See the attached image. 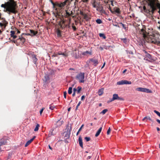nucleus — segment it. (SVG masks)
<instances>
[{"instance_id":"nucleus-32","label":"nucleus","mask_w":160,"mask_h":160,"mask_svg":"<svg viewBox=\"0 0 160 160\" xmlns=\"http://www.w3.org/2000/svg\"><path fill=\"white\" fill-rule=\"evenodd\" d=\"M96 22L98 24H100L102 23V21L100 19H97L96 21Z\"/></svg>"},{"instance_id":"nucleus-36","label":"nucleus","mask_w":160,"mask_h":160,"mask_svg":"<svg viewBox=\"0 0 160 160\" xmlns=\"http://www.w3.org/2000/svg\"><path fill=\"white\" fill-rule=\"evenodd\" d=\"M81 101L79 102H78V104H77V105L76 106V108L75 109L76 110H77L78 109V107L80 106V105L81 104Z\"/></svg>"},{"instance_id":"nucleus-33","label":"nucleus","mask_w":160,"mask_h":160,"mask_svg":"<svg viewBox=\"0 0 160 160\" xmlns=\"http://www.w3.org/2000/svg\"><path fill=\"white\" fill-rule=\"evenodd\" d=\"M84 140L86 142H88L90 140V138L89 137H85L84 138Z\"/></svg>"},{"instance_id":"nucleus-55","label":"nucleus","mask_w":160,"mask_h":160,"mask_svg":"<svg viewBox=\"0 0 160 160\" xmlns=\"http://www.w3.org/2000/svg\"><path fill=\"white\" fill-rule=\"evenodd\" d=\"M57 160H62V159L60 157H59Z\"/></svg>"},{"instance_id":"nucleus-35","label":"nucleus","mask_w":160,"mask_h":160,"mask_svg":"<svg viewBox=\"0 0 160 160\" xmlns=\"http://www.w3.org/2000/svg\"><path fill=\"white\" fill-rule=\"evenodd\" d=\"M31 143L29 142V141H27L26 144L25 145V147H27Z\"/></svg>"},{"instance_id":"nucleus-4","label":"nucleus","mask_w":160,"mask_h":160,"mask_svg":"<svg viewBox=\"0 0 160 160\" xmlns=\"http://www.w3.org/2000/svg\"><path fill=\"white\" fill-rule=\"evenodd\" d=\"M30 33L24 34L22 33L21 35L20 36H19V38L17 39L18 41H20L22 43H23L25 41V39L23 37V36L24 35H30L31 36H37L38 34V32L37 31H30Z\"/></svg>"},{"instance_id":"nucleus-42","label":"nucleus","mask_w":160,"mask_h":160,"mask_svg":"<svg viewBox=\"0 0 160 160\" xmlns=\"http://www.w3.org/2000/svg\"><path fill=\"white\" fill-rule=\"evenodd\" d=\"M6 142H2V140H1V141L0 142V145L1 146L2 145H5Z\"/></svg>"},{"instance_id":"nucleus-18","label":"nucleus","mask_w":160,"mask_h":160,"mask_svg":"<svg viewBox=\"0 0 160 160\" xmlns=\"http://www.w3.org/2000/svg\"><path fill=\"white\" fill-rule=\"evenodd\" d=\"M61 118L60 119L58 120L57 122V125L58 126H61L63 123V120H61Z\"/></svg>"},{"instance_id":"nucleus-16","label":"nucleus","mask_w":160,"mask_h":160,"mask_svg":"<svg viewBox=\"0 0 160 160\" xmlns=\"http://www.w3.org/2000/svg\"><path fill=\"white\" fill-rule=\"evenodd\" d=\"M56 134V132L55 131L54 129H51L49 132V135L50 136L52 135H54Z\"/></svg>"},{"instance_id":"nucleus-53","label":"nucleus","mask_w":160,"mask_h":160,"mask_svg":"<svg viewBox=\"0 0 160 160\" xmlns=\"http://www.w3.org/2000/svg\"><path fill=\"white\" fill-rule=\"evenodd\" d=\"M159 123V124H160V120H159V119H157L156 120Z\"/></svg>"},{"instance_id":"nucleus-27","label":"nucleus","mask_w":160,"mask_h":160,"mask_svg":"<svg viewBox=\"0 0 160 160\" xmlns=\"http://www.w3.org/2000/svg\"><path fill=\"white\" fill-rule=\"evenodd\" d=\"M72 88L71 87H69L68 88V92L69 94H71L72 93Z\"/></svg>"},{"instance_id":"nucleus-47","label":"nucleus","mask_w":160,"mask_h":160,"mask_svg":"<svg viewBox=\"0 0 160 160\" xmlns=\"http://www.w3.org/2000/svg\"><path fill=\"white\" fill-rule=\"evenodd\" d=\"M85 98V97L84 95H83L82 96L81 98V100H83Z\"/></svg>"},{"instance_id":"nucleus-22","label":"nucleus","mask_w":160,"mask_h":160,"mask_svg":"<svg viewBox=\"0 0 160 160\" xmlns=\"http://www.w3.org/2000/svg\"><path fill=\"white\" fill-rule=\"evenodd\" d=\"M61 31H56L55 33L56 34L58 37H60L61 36Z\"/></svg>"},{"instance_id":"nucleus-24","label":"nucleus","mask_w":160,"mask_h":160,"mask_svg":"<svg viewBox=\"0 0 160 160\" xmlns=\"http://www.w3.org/2000/svg\"><path fill=\"white\" fill-rule=\"evenodd\" d=\"M100 37L102 38L103 39H105L106 38V37L103 33H100L99 34Z\"/></svg>"},{"instance_id":"nucleus-39","label":"nucleus","mask_w":160,"mask_h":160,"mask_svg":"<svg viewBox=\"0 0 160 160\" xmlns=\"http://www.w3.org/2000/svg\"><path fill=\"white\" fill-rule=\"evenodd\" d=\"M114 100H115L114 99H113V98H112L111 99H110V100L108 101V103L110 102L113 101H114Z\"/></svg>"},{"instance_id":"nucleus-60","label":"nucleus","mask_w":160,"mask_h":160,"mask_svg":"<svg viewBox=\"0 0 160 160\" xmlns=\"http://www.w3.org/2000/svg\"><path fill=\"white\" fill-rule=\"evenodd\" d=\"M72 28L73 29H74V30L76 29V28H75V27L74 26H73Z\"/></svg>"},{"instance_id":"nucleus-64","label":"nucleus","mask_w":160,"mask_h":160,"mask_svg":"<svg viewBox=\"0 0 160 160\" xmlns=\"http://www.w3.org/2000/svg\"><path fill=\"white\" fill-rule=\"evenodd\" d=\"M79 132V131L78 130V132H77V134H76V135H78V134H79V132Z\"/></svg>"},{"instance_id":"nucleus-11","label":"nucleus","mask_w":160,"mask_h":160,"mask_svg":"<svg viewBox=\"0 0 160 160\" xmlns=\"http://www.w3.org/2000/svg\"><path fill=\"white\" fill-rule=\"evenodd\" d=\"M112 98L115 100H123L124 99L121 97H118V94H114L113 95Z\"/></svg>"},{"instance_id":"nucleus-45","label":"nucleus","mask_w":160,"mask_h":160,"mask_svg":"<svg viewBox=\"0 0 160 160\" xmlns=\"http://www.w3.org/2000/svg\"><path fill=\"white\" fill-rule=\"evenodd\" d=\"M115 11L116 12L118 13H119V9L118 8H117L115 10Z\"/></svg>"},{"instance_id":"nucleus-44","label":"nucleus","mask_w":160,"mask_h":160,"mask_svg":"<svg viewBox=\"0 0 160 160\" xmlns=\"http://www.w3.org/2000/svg\"><path fill=\"white\" fill-rule=\"evenodd\" d=\"M122 40L123 41V42L125 43H126L127 42L126 39V38H123L122 39Z\"/></svg>"},{"instance_id":"nucleus-54","label":"nucleus","mask_w":160,"mask_h":160,"mask_svg":"<svg viewBox=\"0 0 160 160\" xmlns=\"http://www.w3.org/2000/svg\"><path fill=\"white\" fill-rule=\"evenodd\" d=\"M75 93H76V92H73V94H72V96L73 97H74V96H75Z\"/></svg>"},{"instance_id":"nucleus-23","label":"nucleus","mask_w":160,"mask_h":160,"mask_svg":"<svg viewBox=\"0 0 160 160\" xmlns=\"http://www.w3.org/2000/svg\"><path fill=\"white\" fill-rule=\"evenodd\" d=\"M39 127H40V125H39V124H37L35 128L34 129V131L35 132H37V131H38V130L39 128Z\"/></svg>"},{"instance_id":"nucleus-31","label":"nucleus","mask_w":160,"mask_h":160,"mask_svg":"<svg viewBox=\"0 0 160 160\" xmlns=\"http://www.w3.org/2000/svg\"><path fill=\"white\" fill-rule=\"evenodd\" d=\"M146 119H148L150 120H151V118L150 117H145L143 119L142 121H144Z\"/></svg>"},{"instance_id":"nucleus-49","label":"nucleus","mask_w":160,"mask_h":160,"mask_svg":"<svg viewBox=\"0 0 160 160\" xmlns=\"http://www.w3.org/2000/svg\"><path fill=\"white\" fill-rule=\"evenodd\" d=\"M93 154H94L93 157H96V156H97V152H96L95 153Z\"/></svg>"},{"instance_id":"nucleus-46","label":"nucleus","mask_w":160,"mask_h":160,"mask_svg":"<svg viewBox=\"0 0 160 160\" xmlns=\"http://www.w3.org/2000/svg\"><path fill=\"white\" fill-rule=\"evenodd\" d=\"M43 110H44V108H42L40 111V115H41L42 114V112L43 111Z\"/></svg>"},{"instance_id":"nucleus-15","label":"nucleus","mask_w":160,"mask_h":160,"mask_svg":"<svg viewBox=\"0 0 160 160\" xmlns=\"http://www.w3.org/2000/svg\"><path fill=\"white\" fill-rule=\"evenodd\" d=\"M78 142L80 146L82 147L83 148V142H82V138L81 136H80L78 138Z\"/></svg>"},{"instance_id":"nucleus-10","label":"nucleus","mask_w":160,"mask_h":160,"mask_svg":"<svg viewBox=\"0 0 160 160\" xmlns=\"http://www.w3.org/2000/svg\"><path fill=\"white\" fill-rule=\"evenodd\" d=\"M17 31V33H15V31H11V37H12L14 39H15L18 37V34L20 32V31Z\"/></svg>"},{"instance_id":"nucleus-59","label":"nucleus","mask_w":160,"mask_h":160,"mask_svg":"<svg viewBox=\"0 0 160 160\" xmlns=\"http://www.w3.org/2000/svg\"><path fill=\"white\" fill-rule=\"evenodd\" d=\"M103 48H104L105 49H107V47H106V46H104V47H103Z\"/></svg>"},{"instance_id":"nucleus-26","label":"nucleus","mask_w":160,"mask_h":160,"mask_svg":"<svg viewBox=\"0 0 160 160\" xmlns=\"http://www.w3.org/2000/svg\"><path fill=\"white\" fill-rule=\"evenodd\" d=\"M103 93V89H100L98 91V94L99 95H101Z\"/></svg>"},{"instance_id":"nucleus-20","label":"nucleus","mask_w":160,"mask_h":160,"mask_svg":"<svg viewBox=\"0 0 160 160\" xmlns=\"http://www.w3.org/2000/svg\"><path fill=\"white\" fill-rule=\"evenodd\" d=\"M102 130V127L100 128L97 131L96 133L95 134V136L96 137H97L100 134Z\"/></svg>"},{"instance_id":"nucleus-30","label":"nucleus","mask_w":160,"mask_h":160,"mask_svg":"<svg viewBox=\"0 0 160 160\" xmlns=\"http://www.w3.org/2000/svg\"><path fill=\"white\" fill-rule=\"evenodd\" d=\"M6 24H7V22H3L2 23L1 22L0 23V25L1 26V27H2L3 26H4L5 27Z\"/></svg>"},{"instance_id":"nucleus-57","label":"nucleus","mask_w":160,"mask_h":160,"mask_svg":"<svg viewBox=\"0 0 160 160\" xmlns=\"http://www.w3.org/2000/svg\"><path fill=\"white\" fill-rule=\"evenodd\" d=\"M157 131H159L160 130V128L158 127H157Z\"/></svg>"},{"instance_id":"nucleus-43","label":"nucleus","mask_w":160,"mask_h":160,"mask_svg":"<svg viewBox=\"0 0 160 160\" xmlns=\"http://www.w3.org/2000/svg\"><path fill=\"white\" fill-rule=\"evenodd\" d=\"M83 126H84V125L83 124L81 126V127L79 128V129L78 130L79 132H80L81 131Z\"/></svg>"},{"instance_id":"nucleus-37","label":"nucleus","mask_w":160,"mask_h":160,"mask_svg":"<svg viewBox=\"0 0 160 160\" xmlns=\"http://www.w3.org/2000/svg\"><path fill=\"white\" fill-rule=\"evenodd\" d=\"M35 138H36V136H34L32 138H31V139H30V140H29L28 141H29V142H30L31 143L34 140V139Z\"/></svg>"},{"instance_id":"nucleus-2","label":"nucleus","mask_w":160,"mask_h":160,"mask_svg":"<svg viewBox=\"0 0 160 160\" xmlns=\"http://www.w3.org/2000/svg\"><path fill=\"white\" fill-rule=\"evenodd\" d=\"M78 2V0H67L64 2L61 3L58 5V6L60 8L64 7L65 5H68L72 7L73 8H75V5L76 2Z\"/></svg>"},{"instance_id":"nucleus-17","label":"nucleus","mask_w":160,"mask_h":160,"mask_svg":"<svg viewBox=\"0 0 160 160\" xmlns=\"http://www.w3.org/2000/svg\"><path fill=\"white\" fill-rule=\"evenodd\" d=\"M91 62L92 63L94 66H96L98 63V61L97 59H91Z\"/></svg>"},{"instance_id":"nucleus-1","label":"nucleus","mask_w":160,"mask_h":160,"mask_svg":"<svg viewBox=\"0 0 160 160\" xmlns=\"http://www.w3.org/2000/svg\"><path fill=\"white\" fill-rule=\"evenodd\" d=\"M16 4L13 0H8L5 4L1 5V7L6 8V11L15 13L16 12Z\"/></svg>"},{"instance_id":"nucleus-6","label":"nucleus","mask_w":160,"mask_h":160,"mask_svg":"<svg viewBox=\"0 0 160 160\" xmlns=\"http://www.w3.org/2000/svg\"><path fill=\"white\" fill-rule=\"evenodd\" d=\"M58 55H62L65 57H66L68 56V53L66 51H65L63 52L61 51H59L58 52L55 53L52 56V57H57Z\"/></svg>"},{"instance_id":"nucleus-34","label":"nucleus","mask_w":160,"mask_h":160,"mask_svg":"<svg viewBox=\"0 0 160 160\" xmlns=\"http://www.w3.org/2000/svg\"><path fill=\"white\" fill-rule=\"evenodd\" d=\"M154 112H155L158 116L160 117V113L158 111L155 110L154 111Z\"/></svg>"},{"instance_id":"nucleus-25","label":"nucleus","mask_w":160,"mask_h":160,"mask_svg":"<svg viewBox=\"0 0 160 160\" xmlns=\"http://www.w3.org/2000/svg\"><path fill=\"white\" fill-rule=\"evenodd\" d=\"M82 89V88L80 86H78L77 87V93L78 94L80 93Z\"/></svg>"},{"instance_id":"nucleus-56","label":"nucleus","mask_w":160,"mask_h":160,"mask_svg":"<svg viewBox=\"0 0 160 160\" xmlns=\"http://www.w3.org/2000/svg\"><path fill=\"white\" fill-rule=\"evenodd\" d=\"M69 70H74L75 69L73 68H70L69 69Z\"/></svg>"},{"instance_id":"nucleus-5","label":"nucleus","mask_w":160,"mask_h":160,"mask_svg":"<svg viewBox=\"0 0 160 160\" xmlns=\"http://www.w3.org/2000/svg\"><path fill=\"white\" fill-rule=\"evenodd\" d=\"M76 79L78 80L80 83L84 82V73L82 72L80 73L76 76Z\"/></svg>"},{"instance_id":"nucleus-40","label":"nucleus","mask_w":160,"mask_h":160,"mask_svg":"<svg viewBox=\"0 0 160 160\" xmlns=\"http://www.w3.org/2000/svg\"><path fill=\"white\" fill-rule=\"evenodd\" d=\"M67 92L66 91H65L63 92V94H64V97L65 98H66V95H67Z\"/></svg>"},{"instance_id":"nucleus-63","label":"nucleus","mask_w":160,"mask_h":160,"mask_svg":"<svg viewBox=\"0 0 160 160\" xmlns=\"http://www.w3.org/2000/svg\"><path fill=\"white\" fill-rule=\"evenodd\" d=\"M70 109H71V108H69L68 109V111H69L70 110Z\"/></svg>"},{"instance_id":"nucleus-7","label":"nucleus","mask_w":160,"mask_h":160,"mask_svg":"<svg viewBox=\"0 0 160 160\" xmlns=\"http://www.w3.org/2000/svg\"><path fill=\"white\" fill-rule=\"evenodd\" d=\"M136 90L139 92L149 93H151L152 92V91L149 89L141 87L137 88Z\"/></svg>"},{"instance_id":"nucleus-51","label":"nucleus","mask_w":160,"mask_h":160,"mask_svg":"<svg viewBox=\"0 0 160 160\" xmlns=\"http://www.w3.org/2000/svg\"><path fill=\"white\" fill-rule=\"evenodd\" d=\"M48 147H49V148L51 150H52V148L50 146V145H48Z\"/></svg>"},{"instance_id":"nucleus-13","label":"nucleus","mask_w":160,"mask_h":160,"mask_svg":"<svg viewBox=\"0 0 160 160\" xmlns=\"http://www.w3.org/2000/svg\"><path fill=\"white\" fill-rule=\"evenodd\" d=\"M73 57L76 58H78L79 57V53L78 51H75L73 52Z\"/></svg>"},{"instance_id":"nucleus-21","label":"nucleus","mask_w":160,"mask_h":160,"mask_svg":"<svg viewBox=\"0 0 160 160\" xmlns=\"http://www.w3.org/2000/svg\"><path fill=\"white\" fill-rule=\"evenodd\" d=\"M66 13L68 16H69L73 14V11H69L67 10L66 11Z\"/></svg>"},{"instance_id":"nucleus-38","label":"nucleus","mask_w":160,"mask_h":160,"mask_svg":"<svg viewBox=\"0 0 160 160\" xmlns=\"http://www.w3.org/2000/svg\"><path fill=\"white\" fill-rule=\"evenodd\" d=\"M110 131H111V129H110V128L109 127L108 128V129L107 131V134L108 135H109V134Z\"/></svg>"},{"instance_id":"nucleus-29","label":"nucleus","mask_w":160,"mask_h":160,"mask_svg":"<svg viewBox=\"0 0 160 160\" xmlns=\"http://www.w3.org/2000/svg\"><path fill=\"white\" fill-rule=\"evenodd\" d=\"M108 110L107 109H105L103 110L102 112L100 113L101 114H105L107 111Z\"/></svg>"},{"instance_id":"nucleus-61","label":"nucleus","mask_w":160,"mask_h":160,"mask_svg":"<svg viewBox=\"0 0 160 160\" xmlns=\"http://www.w3.org/2000/svg\"><path fill=\"white\" fill-rule=\"evenodd\" d=\"M126 71V69H125V70H124L123 71V73H125Z\"/></svg>"},{"instance_id":"nucleus-19","label":"nucleus","mask_w":160,"mask_h":160,"mask_svg":"<svg viewBox=\"0 0 160 160\" xmlns=\"http://www.w3.org/2000/svg\"><path fill=\"white\" fill-rule=\"evenodd\" d=\"M90 54V52L88 51H86L83 52L82 53V55L85 56H88Z\"/></svg>"},{"instance_id":"nucleus-58","label":"nucleus","mask_w":160,"mask_h":160,"mask_svg":"<svg viewBox=\"0 0 160 160\" xmlns=\"http://www.w3.org/2000/svg\"><path fill=\"white\" fill-rule=\"evenodd\" d=\"M84 2H87V1H88V0H82Z\"/></svg>"},{"instance_id":"nucleus-28","label":"nucleus","mask_w":160,"mask_h":160,"mask_svg":"<svg viewBox=\"0 0 160 160\" xmlns=\"http://www.w3.org/2000/svg\"><path fill=\"white\" fill-rule=\"evenodd\" d=\"M55 107L52 104H51L50 105L49 109H51V110H53L54 108Z\"/></svg>"},{"instance_id":"nucleus-3","label":"nucleus","mask_w":160,"mask_h":160,"mask_svg":"<svg viewBox=\"0 0 160 160\" xmlns=\"http://www.w3.org/2000/svg\"><path fill=\"white\" fill-rule=\"evenodd\" d=\"M140 33L144 38H151L154 37V33L152 31H139Z\"/></svg>"},{"instance_id":"nucleus-8","label":"nucleus","mask_w":160,"mask_h":160,"mask_svg":"<svg viewBox=\"0 0 160 160\" xmlns=\"http://www.w3.org/2000/svg\"><path fill=\"white\" fill-rule=\"evenodd\" d=\"M72 130V127L71 124H68L66 126L65 130H66V136L69 137L71 133V132Z\"/></svg>"},{"instance_id":"nucleus-62","label":"nucleus","mask_w":160,"mask_h":160,"mask_svg":"<svg viewBox=\"0 0 160 160\" xmlns=\"http://www.w3.org/2000/svg\"><path fill=\"white\" fill-rule=\"evenodd\" d=\"M100 49H101V50H102L103 49V48H102V47H100Z\"/></svg>"},{"instance_id":"nucleus-48","label":"nucleus","mask_w":160,"mask_h":160,"mask_svg":"<svg viewBox=\"0 0 160 160\" xmlns=\"http://www.w3.org/2000/svg\"><path fill=\"white\" fill-rule=\"evenodd\" d=\"M73 92H77V89L75 88H73Z\"/></svg>"},{"instance_id":"nucleus-52","label":"nucleus","mask_w":160,"mask_h":160,"mask_svg":"<svg viewBox=\"0 0 160 160\" xmlns=\"http://www.w3.org/2000/svg\"><path fill=\"white\" fill-rule=\"evenodd\" d=\"M87 16L85 14V15H84V18L85 19H86L87 18Z\"/></svg>"},{"instance_id":"nucleus-50","label":"nucleus","mask_w":160,"mask_h":160,"mask_svg":"<svg viewBox=\"0 0 160 160\" xmlns=\"http://www.w3.org/2000/svg\"><path fill=\"white\" fill-rule=\"evenodd\" d=\"M105 65V62H104L101 68H103V67H104Z\"/></svg>"},{"instance_id":"nucleus-9","label":"nucleus","mask_w":160,"mask_h":160,"mask_svg":"<svg viewBox=\"0 0 160 160\" xmlns=\"http://www.w3.org/2000/svg\"><path fill=\"white\" fill-rule=\"evenodd\" d=\"M132 82L131 81H128L126 80H122L117 82V84L121 85L123 84H131Z\"/></svg>"},{"instance_id":"nucleus-41","label":"nucleus","mask_w":160,"mask_h":160,"mask_svg":"<svg viewBox=\"0 0 160 160\" xmlns=\"http://www.w3.org/2000/svg\"><path fill=\"white\" fill-rule=\"evenodd\" d=\"M151 6L152 9H153L154 8V4L152 3H151L150 4Z\"/></svg>"},{"instance_id":"nucleus-12","label":"nucleus","mask_w":160,"mask_h":160,"mask_svg":"<svg viewBox=\"0 0 160 160\" xmlns=\"http://www.w3.org/2000/svg\"><path fill=\"white\" fill-rule=\"evenodd\" d=\"M145 57L144 58V59L146 61H148V60L147 59V58L149 59H151L152 58L151 55L148 53L146 51H145Z\"/></svg>"},{"instance_id":"nucleus-14","label":"nucleus","mask_w":160,"mask_h":160,"mask_svg":"<svg viewBox=\"0 0 160 160\" xmlns=\"http://www.w3.org/2000/svg\"><path fill=\"white\" fill-rule=\"evenodd\" d=\"M32 59L34 63L36 64V62L38 61V59L36 58V56L35 55H32Z\"/></svg>"}]
</instances>
